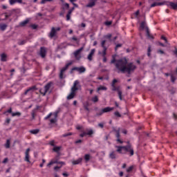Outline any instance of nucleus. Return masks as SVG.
<instances>
[{
    "instance_id": "obj_16",
    "label": "nucleus",
    "mask_w": 177,
    "mask_h": 177,
    "mask_svg": "<svg viewBox=\"0 0 177 177\" xmlns=\"http://www.w3.org/2000/svg\"><path fill=\"white\" fill-rule=\"evenodd\" d=\"M146 35L148 39H154V36L151 33H150V30H149V28H146Z\"/></svg>"
},
{
    "instance_id": "obj_9",
    "label": "nucleus",
    "mask_w": 177,
    "mask_h": 177,
    "mask_svg": "<svg viewBox=\"0 0 177 177\" xmlns=\"http://www.w3.org/2000/svg\"><path fill=\"white\" fill-rule=\"evenodd\" d=\"M39 55L41 56V57H42V59L46 57V48L45 47L40 48Z\"/></svg>"
},
{
    "instance_id": "obj_3",
    "label": "nucleus",
    "mask_w": 177,
    "mask_h": 177,
    "mask_svg": "<svg viewBox=\"0 0 177 177\" xmlns=\"http://www.w3.org/2000/svg\"><path fill=\"white\" fill-rule=\"evenodd\" d=\"M124 154H127V153H128L130 157H132V156L135 154V151H133V147H132V145L129 143V141H128L127 145L124 146Z\"/></svg>"
},
{
    "instance_id": "obj_38",
    "label": "nucleus",
    "mask_w": 177,
    "mask_h": 177,
    "mask_svg": "<svg viewBox=\"0 0 177 177\" xmlns=\"http://www.w3.org/2000/svg\"><path fill=\"white\" fill-rule=\"evenodd\" d=\"M12 113H13V112H12V108H10L8 110L3 112V114H5V115H8V113L12 114Z\"/></svg>"
},
{
    "instance_id": "obj_26",
    "label": "nucleus",
    "mask_w": 177,
    "mask_h": 177,
    "mask_svg": "<svg viewBox=\"0 0 177 177\" xmlns=\"http://www.w3.org/2000/svg\"><path fill=\"white\" fill-rule=\"evenodd\" d=\"M165 3H157V2H154L151 5V8H156V6H161L162 5H164Z\"/></svg>"
},
{
    "instance_id": "obj_47",
    "label": "nucleus",
    "mask_w": 177,
    "mask_h": 177,
    "mask_svg": "<svg viewBox=\"0 0 177 177\" xmlns=\"http://www.w3.org/2000/svg\"><path fill=\"white\" fill-rule=\"evenodd\" d=\"M122 46V44H116L115 47V50H118L119 48H121Z\"/></svg>"
},
{
    "instance_id": "obj_20",
    "label": "nucleus",
    "mask_w": 177,
    "mask_h": 177,
    "mask_svg": "<svg viewBox=\"0 0 177 177\" xmlns=\"http://www.w3.org/2000/svg\"><path fill=\"white\" fill-rule=\"evenodd\" d=\"M53 164H61L62 165H64V162H59L57 160L55 161H50L47 167H50V165H53Z\"/></svg>"
},
{
    "instance_id": "obj_21",
    "label": "nucleus",
    "mask_w": 177,
    "mask_h": 177,
    "mask_svg": "<svg viewBox=\"0 0 177 177\" xmlns=\"http://www.w3.org/2000/svg\"><path fill=\"white\" fill-rule=\"evenodd\" d=\"M109 158H111V160H115V158H117V153L115 151H113L110 153Z\"/></svg>"
},
{
    "instance_id": "obj_33",
    "label": "nucleus",
    "mask_w": 177,
    "mask_h": 177,
    "mask_svg": "<svg viewBox=\"0 0 177 177\" xmlns=\"http://www.w3.org/2000/svg\"><path fill=\"white\" fill-rule=\"evenodd\" d=\"M111 37H113V35L109 33V34L104 35V38H105V39H109V42H111V41H112Z\"/></svg>"
},
{
    "instance_id": "obj_11",
    "label": "nucleus",
    "mask_w": 177,
    "mask_h": 177,
    "mask_svg": "<svg viewBox=\"0 0 177 177\" xmlns=\"http://www.w3.org/2000/svg\"><path fill=\"white\" fill-rule=\"evenodd\" d=\"M37 91V86H32L29 87L26 91L24 92V95H27V93H32V92Z\"/></svg>"
},
{
    "instance_id": "obj_61",
    "label": "nucleus",
    "mask_w": 177,
    "mask_h": 177,
    "mask_svg": "<svg viewBox=\"0 0 177 177\" xmlns=\"http://www.w3.org/2000/svg\"><path fill=\"white\" fill-rule=\"evenodd\" d=\"M158 53H160V55H164V53H164V51L162 50H158Z\"/></svg>"
},
{
    "instance_id": "obj_35",
    "label": "nucleus",
    "mask_w": 177,
    "mask_h": 177,
    "mask_svg": "<svg viewBox=\"0 0 177 177\" xmlns=\"http://www.w3.org/2000/svg\"><path fill=\"white\" fill-rule=\"evenodd\" d=\"M107 90V87L104 86H100L97 88V92H99V91H106Z\"/></svg>"
},
{
    "instance_id": "obj_34",
    "label": "nucleus",
    "mask_w": 177,
    "mask_h": 177,
    "mask_svg": "<svg viewBox=\"0 0 177 177\" xmlns=\"http://www.w3.org/2000/svg\"><path fill=\"white\" fill-rule=\"evenodd\" d=\"M31 115H32V120H35V116L37 115V109H35L32 111Z\"/></svg>"
},
{
    "instance_id": "obj_5",
    "label": "nucleus",
    "mask_w": 177,
    "mask_h": 177,
    "mask_svg": "<svg viewBox=\"0 0 177 177\" xmlns=\"http://www.w3.org/2000/svg\"><path fill=\"white\" fill-rule=\"evenodd\" d=\"M71 64H73V62H68V64H66V66L64 67H63L61 69L60 73H59L60 80H63V78H64V71H66L68 68V67H70V66H71Z\"/></svg>"
},
{
    "instance_id": "obj_62",
    "label": "nucleus",
    "mask_w": 177,
    "mask_h": 177,
    "mask_svg": "<svg viewBox=\"0 0 177 177\" xmlns=\"http://www.w3.org/2000/svg\"><path fill=\"white\" fill-rule=\"evenodd\" d=\"M31 27H32V28H33V30H36L37 26L35 24H32V25H31Z\"/></svg>"
},
{
    "instance_id": "obj_10",
    "label": "nucleus",
    "mask_w": 177,
    "mask_h": 177,
    "mask_svg": "<svg viewBox=\"0 0 177 177\" xmlns=\"http://www.w3.org/2000/svg\"><path fill=\"white\" fill-rule=\"evenodd\" d=\"M78 84H80V82L78 80H75L74 82L73 86L71 88L72 93H75V92H77V91H78V86H77V85H78Z\"/></svg>"
},
{
    "instance_id": "obj_6",
    "label": "nucleus",
    "mask_w": 177,
    "mask_h": 177,
    "mask_svg": "<svg viewBox=\"0 0 177 177\" xmlns=\"http://www.w3.org/2000/svg\"><path fill=\"white\" fill-rule=\"evenodd\" d=\"M73 71H78L80 74H82V73H85V71H86V68H85V67L84 66H80V67L75 66L71 68V74H73Z\"/></svg>"
},
{
    "instance_id": "obj_24",
    "label": "nucleus",
    "mask_w": 177,
    "mask_h": 177,
    "mask_svg": "<svg viewBox=\"0 0 177 177\" xmlns=\"http://www.w3.org/2000/svg\"><path fill=\"white\" fill-rule=\"evenodd\" d=\"M8 60V55L5 53H2L1 55V62H7Z\"/></svg>"
},
{
    "instance_id": "obj_31",
    "label": "nucleus",
    "mask_w": 177,
    "mask_h": 177,
    "mask_svg": "<svg viewBox=\"0 0 177 177\" xmlns=\"http://www.w3.org/2000/svg\"><path fill=\"white\" fill-rule=\"evenodd\" d=\"M29 132H30V133H32V135H37V133H39V129H36L30 130V131H29Z\"/></svg>"
},
{
    "instance_id": "obj_54",
    "label": "nucleus",
    "mask_w": 177,
    "mask_h": 177,
    "mask_svg": "<svg viewBox=\"0 0 177 177\" xmlns=\"http://www.w3.org/2000/svg\"><path fill=\"white\" fill-rule=\"evenodd\" d=\"M160 38H161V39H162L163 41H165V42L167 44V37H165V36L162 35Z\"/></svg>"
},
{
    "instance_id": "obj_28",
    "label": "nucleus",
    "mask_w": 177,
    "mask_h": 177,
    "mask_svg": "<svg viewBox=\"0 0 177 177\" xmlns=\"http://www.w3.org/2000/svg\"><path fill=\"white\" fill-rule=\"evenodd\" d=\"M84 109L86 110V111H89V102H86L83 103Z\"/></svg>"
},
{
    "instance_id": "obj_63",
    "label": "nucleus",
    "mask_w": 177,
    "mask_h": 177,
    "mask_svg": "<svg viewBox=\"0 0 177 177\" xmlns=\"http://www.w3.org/2000/svg\"><path fill=\"white\" fill-rule=\"evenodd\" d=\"M116 60L115 58H113V59L111 61V64H114V63H115Z\"/></svg>"
},
{
    "instance_id": "obj_53",
    "label": "nucleus",
    "mask_w": 177,
    "mask_h": 177,
    "mask_svg": "<svg viewBox=\"0 0 177 177\" xmlns=\"http://www.w3.org/2000/svg\"><path fill=\"white\" fill-rule=\"evenodd\" d=\"M52 117V113H50L47 116L44 118V120H49Z\"/></svg>"
},
{
    "instance_id": "obj_22",
    "label": "nucleus",
    "mask_w": 177,
    "mask_h": 177,
    "mask_svg": "<svg viewBox=\"0 0 177 177\" xmlns=\"http://www.w3.org/2000/svg\"><path fill=\"white\" fill-rule=\"evenodd\" d=\"M55 35H56V28H55V27H53L50 32V37L53 38V37H55Z\"/></svg>"
},
{
    "instance_id": "obj_57",
    "label": "nucleus",
    "mask_w": 177,
    "mask_h": 177,
    "mask_svg": "<svg viewBox=\"0 0 177 177\" xmlns=\"http://www.w3.org/2000/svg\"><path fill=\"white\" fill-rule=\"evenodd\" d=\"M104 113V112H103V110H102L100 113H97V116L102 115Z\"/></svg>"
},
{
    "instance_id": "obj_41",
    "label": "nucleus",
    "mask_w": 177,
    "mask_h": 177,
    "mask_svg": "<svg viewBox=\"0 0 177 177\" xmlns=\"http://www.w3.org/2000/svg\"><path fill=\"white\" fill-rule=\"evenodd\" d=\"M16 115L17 117H20V115H21V113L20 112L12 113V117H16Z\"/></svg>"
},
{
    "instance_id": "obj_1",
    "label": "nucleus",
    "mask_w": 177,
    "mask_h": 177,
    "mask_svg": "<svg viewBox=\"0 0 177 177\" xmlns=\"http://www.w3.org/2000/svg\"><path fill=\"white\" fill-rule=\"evenodd\" d=\"M115 66L117 70L123 73H128V74H129L130 73H132V71H135L136 69V66H135L133 63L130 62L128 64L127 58L118 60L115 64Z\"/></svg>"
},
{
    "instance_id": "obj_32",
    "label": "nucleus",
    "mask_w": 177,
    "mask_h": 177,
    "mask_svg": "<svg viewBox=\"0 0 177 177\" xmlns=\"http://www.w3.org/2000/svg\"><path fill=\"white\" fill-rule=\"evenodd\" d=\"M75 96V93L71 92V93L67 96L68 100H71V99H74V97Z\"/></svg>"
},
{
    "instance_id": "obj_42",
    "label": "nucleus",
    "mask_w": 177,
    "mask_h": 177,
    "mask_svg": "<svg viewBox=\"0 0 177 177\" xmlns=\"http://www.w3.org/2000/svg\"><path fill=\"white\" fill-rule=\"evenodd\" d=\"M53 150L55 153H59V151H60V147H54Z\"/></svg>"
},
{
    "instance_id": "obj_37",
    "label": "nucleus",
    "mask_w": 177,
    "mask_h": 177,
    "mask_svg": "<svg viewBox=\"0 0 177 177\" xmlns=\"http://www.w3.org/2000/svg\"><path fill=\"white\" fill-rule=\"evenodd\" d=\"M27 44V40H20L18 41V45H26Z\"/></svg>"
},
{
    "instance_id": "obj_25",
    "label": "nucleus",
    "mask_w": 177,
    "mask_h": 177,
    "mask_svg": "<svg viewBox=\"0 0 177 177\" xmlns=\"http://www.w3.org/2000/svg\"><path fill=\"white\" fill-rule=\"evenodd\" d=\"M113 110H114V108L108 106L102 109V113H109V111H113Z\"/></svg>"
},
{
    "instance_id": "obj_17",
    "label": "nucleus",
    "mask_w": 177,
    "mask_h": 177,
    "mask_svg": "<svg viewBox=\"0 0 177 177\" xmlns=\"http://www.w3.org/2000/svg\"><path fill=\"white\" fill-rule=\"evenodd\" d=\"M124 147H125V146H115V148L118 149L116 151L120 154H125L124 152H122V150H124Z\"/></svg>"
},
{
    "instance_id": "obj_60",
    "label": "nucleus",
    "mask_w": 177,
    "mask_h": 177,
    "mask_svg": "<svg viewBox=\"0 0 177 177\" xmlns=\"http://www.w3.org/2000/svg\"><path fill=\"white\" fill-rule=\"evenodd\" d=\"M111 23H112L111 21H106L105 25L106 26H111Z\"/></svg>"
},
{
    "instance_id": "obj_2",
    "label": "nucleus",
    "mask_w": 177,
    "mask_h": 177,
    "mask_svg": "<svg viewBox=\"0 0 177 177\" xmlns=\"http://www.w3.org/2000/svg\"><path fill=\"white\" fill-rule=\"evenodd\" d=\"M117 82H118V80H117V79H113L111 84V86H112L111 91H113V92H118L120 100H122V91L120 90V86H115V84H117Z\"/></svg>"
},
{
    "instance_id": "obj_40",
    "label": "nucleus",
    "mask_w": 177,
    "mask_h": 177,
    "mask_svg": "<svg viewBox=\"0 0 177 177\" xmlns=\"http://www.w3.org/2000/svg\"><path fill=\"white\" fill-rule=\"evenodd\" d=\"M84 160L86 162H88V161H89V160H91V155L89 154H86L84 156Z\"/></svg>"
},
{
    "instance_id": "obj_46",
    "label": "nucleus",
    "mask_w": 177,
    "mask_h": 177,
    "mask_svg": "<svg viewBox=\"0 0 177 177\" xmlns=\"http://www.w3.org/2000/svg\"><path fill=\"white\" fill-rule=\"evenodd\" d=\"M147 52H148V53H147V56H149V57H150V56H151V54L150 53L151 52V46H149L148 47V50H147Z\"/></svg>"
},
{
    "instance_id": "obj_36",
    "label": "nucleus",
    "mask_w": 177,
    "mask_h": 177,
    "mask_svg": "<svg viewBox=\"0 0 177 177\" xmlns=\"http://www.w3.org/2000/svg\"><path fill=\"white\" fill-rule=\"evenodd\" d=\"M6 149H10V140H7L6 143L5 144Z\"/></svg>"
},
{
    "instance_id": "obj_52",
    "label": "nucleus",
    "mask_w": 177,
    "mask_h": 177,
    "mask_svg": "<svg viewBox=\"0 0 177 177\" xmlns=\"http://www.w3.org/2000/svg\"><path fill=\"white\" fill-rule=\"evenodd\" d=\"M133 169V166H130L127 169V172H131Z\"/></svg>"
},
{
    "instance_id": "obj_27",
    "label": "nucleus",
    "mask_w": 177,
    "mask_h": 177,
    "mask_svg": "<svg viewBox=\"0 0 177 177\" xmlns=\"http://www.w3.org/2000/svg\"><path fill=\"white\" fill-rule=\"evenodd\" d=\"M30 21V20L28 19H26L25 21H21L19 24L20 27H24L26 26V24H28V22Z\"/></svg>"
},
{
    "instance_id": "obj_56",
    "label": "nucleus",
    "mask_w": 177,
    "mask_h": 177,
    "mask_svg": "<svg viewBox=\"0 0 177 177\" xmlns=\"http://www.w3.org/2000/svg\"><path fill=\"white\" fill-rule=\"evenodd\" d=\"M15 68H12V69H11V70L10 71V73H11V74H10V76H11V77H12L13 73H15Z\"/></svg>"
},
{
    "instance_id": "obj_59",
    "label": "nucleus",
    "mask_w": 177,
    "mask_h": 177,
    "mask_svg": "<svg viewBox=\"0 0 177 177\" xmlns=\"http://www.w3.org/2000/svg\"><path fill=\"white\" fill-rule=\"evenodd\" d=\"M71 19V15H66V21H68Z\"/></svg>"
},
{
    "instance_id": "obj_4",
    "label": "nucleus",
    "mask_w": 177,
    "mask_h": 177,
    "mask_svg": "<svg viewBox=\"0 0 177 177\" xmlns=\"http://www.w3.org/2000/svg\"><path fill=\"white\" fill-rule=\"evenodd\" d=\"M53 85V82H48L45 86H44V89H40L39 92L41 95H43V96H45L46 95V93H48V92L49 91V90L50 89V87Z\"/></svg>"
},
{
    "instance_id": "obj_15",
    "label": "nucleus",
    "mask_w": 177,
    "mask_h": 177,
    "mask_svg": "<svg viewBox=\"0 0 177 177\" xmlns=\"http://www.w3.org/2000/svg\"><path fill=\"white\" fill-rule=\"evenodd\" d=\"M95 52H96V50L93 48L91 50L90 53L88 54L87 59L90 62H92V59H93L92 57H93V55H95Z\"/></svg>"
},
{
    "instance_id": "obj_7",
    "label": "nucleus",
    "mask_w": 177,
    "mask_h": 177,
    "mask_svg": "<svg viewBox=\"0 0 177 177\" xmlns=\"http://www.w3.org/2000/svg\"><path fill=\"white\" fill-rule=\"evenodd\" d=\"M106 40H102L101 41V47L103 48V50H102V57H106V55H107L108 47L106 46Z\"/></svg>"
},
{
    "instance_id": "obj_51",
    "label": "nucleus",
    "mask_w": 177,
    "mask_h": 177,
    "mask_svg": "<svg viewBox=\"0 0 177 177\" xmlns=\"http://www.w3.org/2000/svg\"><path fill=\"white\" fill-rule=\"evenodd\" d=\"M145 26V21L141 22L140 25V28H142V30H144Z\"/></svg>"
},
{
    "instance_id": "obj_19",
    "label": "nucleus",
    "mask_w": 177,
    "mask_h": 177,
    "mask_svg": "<svg viewBox=\"0 0 177 177\" xmlns=\"http://www.w3.org/2000/svg\"><path fill=\"white\" fill-rule=\"evenodd\" d=\"M54 118L50 120V124H56V121H57V113H53Z\"/></svg>"
},
{
    "instance_id": "obj_49",
    "label": "nucleus",
    "mask_w": 177,
    "mask_h": 177,
    "mask_svg": "<svg viewBox=\"0 0 177 177\" xmlns=\"http://www.w3.org/2000/svg\"><path fill=\"white\" fill-rule=\"evenodd\" d=\"M16 0H9V3L10 5L12 6L15 5V3H16Z\"/></svg>"
},
{
    "instance_id": "obj_29",
    "label": "nucleus",
    "mask_w": 177,
    "mask_h": 177,
    "mask_svg": "<svg viewBox=\"0 0 177 177\" xmlns=\"http://www.w3.org/2000/svg\"><path fill=\"white\" fill-rule=\"evenodd\" d=\"M6 28H8V25H6V24H0V30L1 31H5V30H6Z\"/></svg>"
},
{
    "instance_id": "obj_30",
    "label": "nucleus",
    "mask_w": 177,
    "mask_h": 177,
    "mask_svg": "<svg viewBox=\"0 0 177 177\" xmlns=\"http://www.w3.org/2000/svg\"><path fill=\"white\" fill-rule=\"evenodd\" d=\"M70 8V4L68 3H65L62 5V10H66V9H69Z\"/></svg>"
},
{
    "instance_id": "obj_44",
    "label": "nucleus",
    "mask_w": 177,
    "mask_h": 177,
    "mask_svg": "<svg viewBox=\"0 0 177 177\" xmlns=\"http://www.w3.org/2000/svg\"><path fill=\"white\" fill-rule=\"evenodd\" d=\"M71 135H73L71 132L66 133L62 135V138H67V136H71Z\"/></svg>"
},
{
    "instance_id": "obj_39",
    "label": "nucleus",
    "mask_w": 177,
    "mask_h": 177,
    "mask_svg": "<svg viewBox=\"0 0 177 177\" xmlns=\"http://www.w3.org/2000/svg\"><path fill=\"white\" fill-rule=\"evenodd\" d=\"M91 100L94 103H97V102H99V98L97 97V95H95L93 97H92Z\"/></svg>"
},
{
    "instance_id": "obj_18",
    "label": "nucleus",
    "mask_w": 177,
    "mask_h": 177,
    "mask_svg": "<svg viewBox=\"0 0 177 177\" xmlns=\"http://www.w3.org/2000/svg\"><path fill=\"white\" fill-rule=\"evenodd\" d=\"M165 3H167V5H169V6H171V8H172V9H174V10H176L177 9V3H175L174 2H165Z\"/></svg>"
},
{
    "instance_id": "obj_45",
    "label": "nucleus",
    "mask_w": 177,
    "mask_h": 177,
    "mask_svg": "<svg viewBox=\"0 0 177 177\" xmlns=\"http://www.w3.org/2000/svg\"><path fill=\"white\" fill-rule=\"evenodd\" d=\"M53 0H41V1L40 2V3L41 5H45V3H46V2H52Z\"/></svg>"
},
{
    "instance_id": "obj_8",
    "label": "nucleus",
    "mask_w": 177,
    "mask_h": 177,
    "mask_svg": "<svg viewBox=\"0 0 177 177\" xmlns=\"http://www.w3.org/2000/svg\"><path fill=\"white\" fill-rule=\"evenodd\" d=\"M82 50H84V47H82L80 48H79L78 50H75L73 53V55L76 59V60H80L81 59V53L82 52Z\"/></svg>"
},
{
    "instance_id": "obj_64",
    "label": "nucleus",
    "mask_w": 177,
    "mask_h": 177,
    "mask_svg": "<svg viewBox=\"0 0 177 177\" xmlns=\"http://www.w3.org/2000/svg\"><path fill=\"white\" fill-rule=\"evenodd\" d=\"M6 122V124H10V118H7Z\"/></svg>"
},
{
    "instance_id": "obj_14",
    "label": "nucleus",
    "mask_w": 177,
    "mask_h": 177,
    "mask_svg": "<svg viewBox=\"0 0 177 177\" xmlns=\"http://www.w3.org/2000/svg\"><path fill=\"white\" fill-rule=\"evenodd\" d=\"M97 0H89L88 3L86 6V8H93L96 5Z\"/></svg>"
},
{
    "instance_id": "obj_48",
    "label": "nucleus",
    "mask_w": 177,
    "mask_h": 177,
    "mask_svg": "<svg viewBox=\"0 0 177 177\" xmlns=\"http://www.w3.org/2000/svg\"><path fill=\"white\" fill-rule=\"evenodd\" d=\"M171 82H175L176 81V77L174 75H171Z\"/></svg>"
},
{
    "instance_id": "obj_55",
    "label": "nucleus",
    "mask_w": 177,
    "mask_h": 177,
    "mask_svg": "<svg viewBox=\"0 0 177 177\" xmlns=\"http://www.w3.org/2000/svg\"><path fill=\"white\" fill-rule=\"evenodd\" d=\"M98 127H100V128L103 129V128H104V124H103V123H99V124H98Z\"/></svg>"
},
{
    "instance_id": "obj_58",
    "label": "nucleus",
    "mask_w": 177,
    "mask_h": 177,
    "mask_svg": "<svg viewBox=\"0 0 177 177\" xmlns=\"http://www.w3.org/2000/svg\"><path fill=\"white\" fill-rule=\"evenodd\" d=\"M49 145H50V146H55V140L50 141V142H49Z\"/></svg>"
},
{
    "instance_id": "obj_23",
    "label": "nucleus",
    "mask_w": 177,
    "mask_h": 177,
    "mask_svg": "<svg viewBox=\"0 0 177 177\" xmlns=\"http://www.w3.org/2000/svg\"><path fill=\"white\" fill-rule=\"evenodd\" d=\"M81 162H82V158H79L77 160H73L72 164L73 165H78V164H81Z\"/></svg>"
},
{
    "instance_id": "obj_43",
    "label": "nucleus",
    "mask_w": 177,
    "mask_h": 177,
    "mask_svg": "<svg viewBox=\"0 0 177 177\" xmlns=\"http://www.w3.org/2000/svg\"><path fill=\"white\" fill-rule=\"evenodd\" d=\"M115 132L116 133L115 134V136L117 138V139H120V129H118V130H115Z\"/></svg>"
},
{
    "instance_id": "obj_12",
    "label": "nucleus",
    "mask_w": 177,
    "mask_h": 177,
    "mask_svg": "<svg viewBox=\"0 0 177 177\" xmlns=\"http://www.w3.org/2000/svg\"><path fill=\"white\" fill-rule=\"evenodd\" d=\"M87 132L84 131L80 135V138H84V136H86V135H88V136H91V135H93V130H86Z\"/></svg>"
},
{
    "instance_id": "obj_13",
    "label": "nucleus",
    "mask_w": 177,
    "mask_h": 177,
    "mask_svg": "<svg viewBox=\"0 0 177 177\" xmlns=\"http://www.w3.org/2000/svg\"><path fill=\"white\" fill-rule=\"evenodd\" d=\"M30 148H28L25 152V159L24 160L26 161V162H30Z\"/></svg>"
},
{
    "instance_id": "obj_50",
    "label": "nucleus",
    "mask_w": 177,
    "mask_h": 177,
    "mask_svg": "<svg viewBox=\"0 0 177 177\" xmlns=\"http://www.w3.org/2000/svg\"><path fill=\"white\" fill-rule=\"evenodd\" d=\"M114 115H115V117L120 118V117H121V113H120V112H118V111H115L114 113Z\"/></svg>"
}]
</instances>
